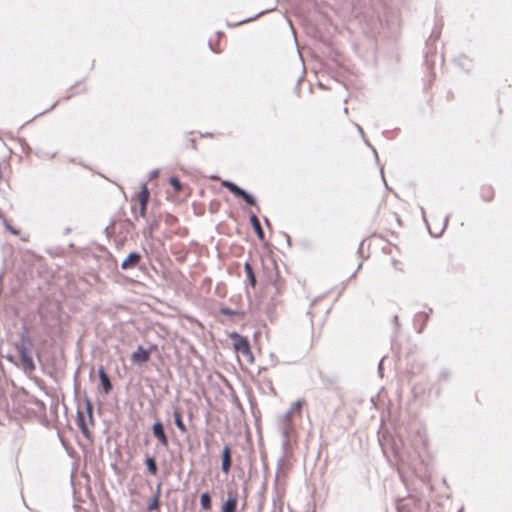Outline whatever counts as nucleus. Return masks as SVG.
Wrapping results in <instances>:
<instances>
[{"instance_id":"1","label":"nucleus","mask_w":512,"mask_h":512,"mask_svg":"<svg viewBox=\"0 0 512 512\" xmlns=\"http://www.w3.org/2000/svg\"><path fill=\"white\" fill-rule=\"evenodd\" d=\"M230 338L233 340V346L239 357H242L245 364L251 365L254 363V355L251 351V347L247 338L241 336L237 332L230 334Z\"/></svg>"},{"instance_id":"2","label":"nucleus","mask_w":512,"mask_h":512,"mask_svg":"<svg viewBox=\"0 0 512 512\" xmlns=\"http://www.w3.org/2000/svg\"><path fill=\"white\" fill-rule=\"evenodd\" d=\"M77 425L82 434L89 439L91 432L90 427L94 426L93 407L89 400L86 401L85 411H78Z\"/></svg>"},{"instance_id":"3","label":"nucleus","mask_w":512,"mask_h":512,"mask_svg":"<svg viewBox=\"0 0 512 512\" xmlns=\"http://www.w3.org/2000/svg\"><path fill=\"white\" fill-rule=\"evenodd\" d=\"M222 186L227 188L231 193H233L236 197L242 198L248 205H255L254 198L245 192L243 189L238 187L236 184L230 181H223Z\"/></svg>"},{"instance_id":"4","label":"nucleus","mask_w":512,"mask_h":512,"mask_svg":"<svg viewBox=\"0 0 512 512\" xmlns=\"http://www.w3.org/2000/svg\"><path fill=\"white\" fill-rule=\"evenodd\" d=\"M19 355L21 366L26 373H31L35 370V364L32 359V356L28 353L27 349L24 346L19 348Z\"/></svg>"},{"instance_id":"5","label":"nucleus","mask_w":512,"mask_h":512,"mask_svg":"<svg viewBox=\"0 0 512 512\" xmlns=\"http://www.w3.org/2000/svg\"><path fill=\"white\" fill-rule=\"evenodd\" d=\"M150 192L148 190V187L146 184L141 185V190L137 194V200L140 204V211L139 214L141 217H145L146 210H147V204L149 201Z\"/></svg>"},{"instance_id":"6","label":"nucleus","mask_w":512,"mask_h":512,"mask_svg":"<svg viewBox=\"0 0 512 512\" xmlns=\"http://www.w3.org/2000/svg\"><path fill=\"white\" fill-rule=\"evenodd\" d=\"M238 505V493L235 490H230L227 493V500L222 505V512H236Z\"/></svg>"},{"instance_id":"7","label":"nucleus","mask_w":512,"mask_h":512,"mask_svg":"<svg viewBox=\"0 0 512 512\" xmlns=\"http://www.w3.org/2000/svg\"><path fill=\"white\" fill-rule=\"evenodd\" d=\"M152 432L155 438L159 441V443L167 447L169 444L168 438L164 432V428L161 422H155L152 427Z\"/></svg>"},{"instance_id":"8","label":"nucleus","mask_w":512,"mask_h":512,"mask_svg":"<svg viewBox=\"0 0 512 512\" xmlns=\"http://www.w3.org/2000/svg\"><path fill=\"white\" fill-rule=\"evenodd\" d=\"M150 359V351L144 347L139 346L136 351L133 352L131 360L133 363L143 364L148 362Z\"/></svg>"},{"instance_id":"9","label":"nucleus","mask_w":512,"mask_h":512,"mask_svg":"<svg viewBox=\"0 0 512 512\" xmlns=\"http://www.w3.org/2000/svg\"><path fill=\"white\" fill-rule=\"evenodd\" d=\"M140 261H141V255L138 252H132L122 262L121 268L123 270L135 268L140 263Z\"/></svg>"},{"instance_id":"10","label":"nucleus","mask_w":512,"mask_h":512,"mask_svg":"<svg viewBox=\"0 0 512 512\" xmlns=\"http://www.w3.org/2000/svg\"><path fill=\"white\" fill-rule=\"evenodd\" d=\"M231 449L229 446H225L222 452V471L228 473L231 468Z\"/></svg>"},{"instance_id":"11","label":"nucleus","mask_w":512,"mask_h":512,"mask_svg":"<svg viewBox=\"0 0 512 512\" xmlns=\"http://www.w3.org/2000/svg\"><path fill=\"white\" fill-rule=\"evenodd\" d=\"M98 375H99V378H100V381H101V385H102V388L104 390L105 393H109L112 389V384H111V381L109 379V376L107 375V373L105 372L104 368L101 367L99 370H98Z\"/></svg>"},{"instance_id":"12","label":"nucleus","mask_w":512,"mask_h":512,"mask_svg":"<svg viewBox=\"0 0 512 512\" xmlns=\"http://www.w3.org/2000/svg\"><path fill=\"white\" fill-rule=\"evenodd\" d=\"M173 416H174V422H175V425L177 426V428L182 433H186L187 432V427H186V425L183 422L182 413H181L179 408H175L173 410Z\"/></svg>"},{"instance_id":"13","label":"nucleus","mask_w":512,"mask_h":512,"mask_svg":"<svg viewBox=\"0 0 512 512\" xmlns=\"http://www.w3.org/2000/svg\"><path fill=\"white\" fill-rule=\"evenodd\" d=\"M480 195L484 201L490 202L494 199L495 192H494V189L492 188V186L483 185L481 187Z\"/></svg>"},{"instance_id":"14","label":"nucleus","mask_w":512,"mask_h":512,"mask_svg":"<svg viewBox=\"0 0 512 512\" xmlns=\"http://www.w3.org/2000/svg\"><path fill=\"white\" fill-rule=\"evenodd\" d=\"M250 222H251V224H252V226H253V228H254V230H255V232H256V234H257V236L259 237V239H261V240H262V239L264 238V232H263V230H262V227H261L260 221H259V219L257 218V216H256V215H252V216L250 217Z\"/></svg>"},{"instance_id":"15","label":"nucleus","mask_w":512,"mask_h":512,"mask_svg":"<svg viewBox=\"0 0 512 512\" xmlns=\"http://www.w3.org/2000/svg\"><path fill=\"white\" fill-rule=\"evenodd\" d=\"M200 505L203 510H210L212 508V501L208 492L202 493L200 496Z\"/></svg>"},{"instance_id":"16","label":"nucleus","mask_w":512,"mask_h":512,"mask_svg":"<svg viewBox=\"0 0 512 512\" xmlns=\"http://www.w3.org/2000/svg\"><path fill=\"white\" fill-rule=\"evenodd\" d=\"M244 269L246 272L247 279L250 283V285L254 288L256 285V278L253 272V268L249 262H246L244 265Z\"/></svg>"},{"instance_id":"17","label":"nucleus","mask_w":512,"mask_h":512,"mask_svg":"<svg viewBox=\"0 0 512 512\" xmlns=\"http://www.w3.org/2000/svg\"><path fill=\"white\" fill-rule=\"evenodd\" d=\"M159 498H160V486L157 487V491H156L154 497L152 498V500L150 501V503L147 506L148 511L151 512V511L157 510L159 508Z\"/></svg>"},{"instance_id":"18","label":"nucleus","mask_w":512,"mask_h":512,"mask_svg":"<svg viewBox=\"0 0 512 512\" xmlns=\"http://www.w3.org/2000/svg\"><path fill=\"white\" fill-rule=\"evenodd\" d=\"M145 462H146V466H147L149 473L151 475L155 476L158 472V468H157L155 459L152 457H147Z\"/></svg>"},{"instance_id":"19","label":"nucleus","mask_w":512,"mask_h":512,"mask_svg":"<svg viewBox=\"0 0 512 512\" xmlns=\"http://www.w3.org/2000/svg\"><path fill=\"white\" fill-rule=\"evenodd\" d=\"M171 186L174 188L175 192L178 193L181 191L182 189V185H181V182L179 181L178 178L176 177H171L170 180H169Z\"/></svg>"},{"instance_id":"20","label":"nucleus","mask_w":512,"mask_h":512,"mask_svg":"<svg viewBox=\"0 0 512 512\" xmlns=\"http://www.w3.org/2000/svg\"><path fill=\"white\" fill-rule=\"evenodd\" d=\"M304 405V401L298 400L293 404V411L301 412L302 406Z\"/></svg>"},{"instance_id":"21","label":"nucleus","mask_w":512,"mask_h":512,"mask_svg":"<svg viewBox=\"0 0 512 512\" xmlns=\"http://www.w3.org/2000/svg\"><path fill=\"white\" fill-rule=\"evenodd\" d=\"M4 225H5L6 229H7V230H9L12 234H14V235H18V234H19V232H18L16 229H14V228H13V227L8 223V221H7V220H4Z\"/></svg>"},{"instance_id":"22","label":"nucleus","mask_w":512,"mask_h":512,"mask_svg":"<svg viewBox=\"0 0 512 512\" xmlns=\"http://www.w3.org/2000/svg\"><path fill=\"white\" fill-rule=\"evenodd\" d=\"M221 313L224 315H234L236 312L230 310L229 308H222Z\"/></svg>"},{"instance_id":"23","label":"nucleus","mask_w":512,"mask_h":512,"mask_svg":"<svg viewBox=\"0 0 512 512\" xmlns=\"http://www.w3.org/2000/svg\"><path fill=\"white\" fill-rule=\"evenodd\" d=\"M393 265H394V267H395L396 269H398V270H400V271H402V270H403L402 265H401V263H400L399 261H397V260H393Z\"/></svg>"}]
</instances>
